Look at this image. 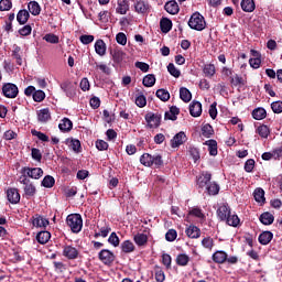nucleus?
Listing matches in <instances>:
<instances>
[{"label":"nucleus","mask_w":282,"mask_h":282,"mask_svg":"<svg viewBox=\"0 0 282 282\" xmlns=\"http://www.w3.org/2000/svg\"><path fill=\"white\" fill-rule=\"evenodd\" d=\"M140 162L143 166H154V169H160V166H164V160L161 154L151 155L150 153H143L140 156Z\"/></svg>","instance_id":"1"},{"label":"nucleus","mask_w":282,"mask_h":282,"mask_svg":"<svg viewBox=\"0 0 282 282\" xmlns=\"http://www.w3.org/2000/svg\"><path fill=\"white\" fill-rule=\"evenodd\" d=\"M188 28L191 30H196V32H203V30H206V19L202 13L195 12L191 15L188 22H187Z\"/></svg>","instance_id":"2"},{"label":"nucleus","mask_w":282,"mask_h":282,"mask_svg":"<svg viewBox=\"0 0 282 282\" xmlns=\"http://www.w3.org/2000/svg\"><path fill=\"white\" fill-rule=\"evenodd\" d=\"M66 224L70 228L72 232L78 235L83 230V216L80 214H69L66 217Z\"/></svg>","instance_id":"3"},{"label":"nucleus","mask_w":282,"mask_h":282,"mask_svg":"<svg viewBox=\"0 0 282 282\" xmlns=\"http://www.w3.org/2000/svg\"><path fill=\"white\" fill-rule=\"evenodd\" d=\"M148 129H158L162 124V113L160 112H148L144 116Z\"/></svg>","instance_id":"4"},{"label":"nucleus","mask_w":282,"mask_h":282,"mask_svg":"<svg viewBox=\"0 0 282 282\" xmlns=\"http://www.w3.org/2000/svg\"><path fill=\"white\" fill-rule=\"evenodd\" d=\"M98 259L104 265L110 267L116 261V253L109 249H101L98 252Z\"/></svg>","instance_id":"5"},{"label":"nucleus","mask_w":282,"mask_h":282,"mask_svg":"<svg viewBox=\"0 0 282 282\" xmlns=\"http://www.w3.org/2000/svg\"><path fill=\"white\" fill-rule=\"evenodd\" d=\"M2 94L6 98H17L19 96V87L12 83L3 84Z\"/></svg>","instance_id":"6"},{"label":"nucleus","mask_w":282,"mask_h":282,"mask_svg":"<svg viewBox=\"0 0 282 282\" xmlns=\"http://www.w3.org/2000/svg\"><path fill=\"white\" fill-rule=\"evenodd\" d=\"M62 254H63V257H65V259H68V261H74V260L78 259L80 251H78V249H76V247H74L72 245H66L63 247Z\"/></svg>","instance_id":"7"},{"label":"nucleus","mask_w":282,"mask_h":282,"mask_svg":"<svg viewBox=\"0 0 282 282\" xmlns=\"http://www.w3.org/2000/svg\"><path fill=\"white\" fill-rule=\"evenodd\" d=\"M22 175H28L32 180H41L43 177V169L41 167H22L21 170Z\"/></svg>","instance_id":"8"},{"label":"nucleus","mask_w":282,"mask_h":282,"mask_svg":"<svg viewBox=\"0 0 282 282\" xmlns=\"http://www.w3.org/2000/svg\"><path fill=\"white\" fill-rule=\"evenodd\" d=\"M210 180H213V174L209 172H202L200 175L196 177V185L203 191V188L208 187Z\"/></svg>","instance_id":"9"},{"label":"nucleus","mask_w":282,"mask_h":282,"mask_svg":"<svg viewBox=\"0 0 282 282\" xmlns=\"http://www.w3.org/2000/svg\"><path fill=\"white\" fill-rule=\"evenodd\" d=\"M134 11L138 14H149L151 12V4L147 0H137L134 1Z\"/></svg>","instance_id":"10"},{"label":"nucleus","mask_w":282,"mask_h":282,"mask_svg":"<svg viewBox=\"0 0 282 282\" xmlns=\"http://www.w3.org/2000/svg\"><path fill=\"white\" fill-rule=\"evenodd\" d=\"M7 199L10 204H19V202H21V194L19 193V188L17 187L8 188Z\"/></svg>","instance_id":"11"},{"label":"nucleus","mask_w":282,"mask_h":282,"mask_svg":"<svg viewBox=\"0 0 282 282\" xmlns=\"http://www.w3.org/2000/svg\"><path fill=\"white\" fill-rule=\"evenodd\" d=\"M61 89L64 91L67 98H75L76 85H74L72 82H63L61 84Z\"/></svg>","instance_id":"12"},{"label":"nucleus","mask_w":282,"mask_h":282,"mask_svg":"<svg viewBox=\"0 0 282 282\" xmlns=\"http://www.w3.org/2000/svg\"><path fill=\"white\" fill-rule=\"evenodd\" d=\"M186 140H188V138L186 137V133L184 131L176 133L171 140L172 149H177L182 147V144H184Z\"/></svg>","instance_id":"13"},{"label":"nucleus","mask_w":282,"mask_h":282,"mask_svg":"<svg viewBox=\"0 0 282 282\" xmlns=\"http://www.w3.org/2000/svg\"><path fill=\"white\" fill-rule=\"evenodd\" d=\"M32 224L35 228H47L50 220L39 214L32 216Z\"/></svg>","instance_id":"14"},{"label":"nucleus","mask_w":282,"mask_h":282,"mask_svg":"<svg viewBox=\"0 0 282 282\" xmlns=\"http://www.w3.org/2000/svg\"><path fill=\"white\" fill-rule=\"evenodd\" d=\"M231 214L230 206L228 204H223L217 209V217L220 221H225Z\"/></svg>","instance_id":"15"},{"label":"nucleus","mask_w":282,"mask_h":282,"mask_svg":"<svg viewBox=\"0 0 282 282\" xmlns=\"http://www.w3.org/2000/svg\"><path fill=\"white\" fill-rule=\"evenodd\" d=\"M189 113L193 118H199V116H202V102L192 101L189 104Z\"/></svg>","instance_id":"16"},{"label":"nucleus","mask_w":282,"mask_h":282,"mask_svg":"<svg viewBox=\"0 0 282 282\" xmlns=\"http://www.w3.org/2000/svg\"><path fill=\"white\" fill-rule=\"evenodd\" d=\"M58 129L62 133H69V131L74 129V122H72L69 118H63L58 124Z\"/></svg>","instance_id":"17"},{"label":"nucleus","mask_w":282,"mask_h":282,"mask_svg":"<svg viewBox=\"0 0 282 282\" xmlns=\"http://www.w3.org/2000/svg\"><path fill=\"white\" fill-rule=\"evenodd\" d=\"M160 30L163 34H169L173 30V21L169 18H162L160 20Z\"/></svg>","instance_id":"18"},{"label":"nucleus","mask_w":282,"mask_h":282,"mask_svg":"<svg viewBox=\"0 0 282 282\" xmlns=\"http://www.w3.org/2000/svg\"><path fill=\"white\" fill-rule=\"evenodd\" d=\"M248 80L246 78L241 77L238 74H235L232 77H230V85L231 87H246Z\"/></svg>","instance_id":"19"},{"label":"nucleus","mask_w":282,"mask_h":282,"mask_svg":"<svg viewBox=\"0 0 282 282\" xmlns=\"http://www.w3.org/2000/svg\"><path fill=\"white\" fill-rule=\"evenodd\" d=\"M272 239H274V234H272V231H263L258 237V241L261 246H268Z\"/></svg>","instance_id":"20"},{"label":"nucleus","mask_w":282,"mask_h":282,"mask_svg":"<svg viewBox=\"0 0 282 282\" xmlns=\"http://www.w3.org/2000/svg\"><path fill=\"white\" fill-rule=\"evenodd\" d=\"M98 231H95L94 237L95 239H98L99 237H102L104 239L109 237V232H111V226L105 225V226H97Z\"/></svg>","instance_id":"21"},{"label":"nucleus","mask_w":282,"mask_h":282,"mask_svg":"<svg viewBox=\"0 0 282 282\" xmlns=\"http://www.w3.org/2000/svg\"><path fill=\"white\" fill-rule=\"evenodd\" d=\"M187 237H189V239H199V237H202V230L199 229V227L195 226V225H191L186 230H185Z\"/></svg>","instance_id":"22"},{"label":"nucleus","mask_w":282,"mask_h":282,"mask_svg":"<svg viewBox=\"0 0 282 282\" xmlns=\"http://www.w3.org/2000/svg\"><path fill=\"white\" fill-rule=\"evenodd\" d=\"M164 10L169 14H177L180 12V4L175 0L169 1L165 3Z\"/></svg>","instance_id":"23"},{"label":"nucleus","mask_w":282,"mask_h":282,"mask_svg":"<svg viewBox=\"0 0 282 282\" xmlns=\"http://www.w3.org/2000/svg\"><path fill=\"white\" fill-rule=\"evenodd\" d=\"M110 54L113 63H117V65H120L124 61V52L120 51V48H110Z\"/></svg>","instance_id":"24"},{"label":"nucleus","mask_w":282,"mask_h":282,"mask_svg":"<svg viewBox=\"0 0 282 282\" xmlns=\"http://www.w3.org/2000/svg\"><path fill=\"white\" fill-rule=\"evenodd\" d=\"M251 116L253 120H265L268 111H265V108L259 107L252 110Z\"/></svg>","instance_id":"25"},{"label":"nucleus","mask_w":282,"mask_h":282,"mask_svg":"<svg viewBox=\"0 0 282 282\" xmlns=\"http://www.w3.org/2000/svg\"><path fill=\"white\" fill-rule=\"evenodd\" d=\"M212 259L214 263L223 264L226 263V260H228V253H226V251H216L212 256Z\"/></svg>","instance_id":"26"},{"label":"nucleus","mask_w":282,"mask_h":282,"mask_svg":"<svg viewBox=\"0 0 282 282\" xmlns=\"http://www.w3.org/2000/svg\"><path fill=\"white\" fill-rule=\"evenodd\" d=\"M39 122L45 123L48 120H52V115L50 113V108H43L37 112Z\"/></svg>","instance_id":"27"},{"label":"nucleus","mask_w":282,"mask_h":282,"mask_svg":"<svg viewBox=\"0 0 282 282\" xmlns=\"http://www.w3.org/2000/svg\"><path fill=\"white\" fill-rule=\"evenodd\" d=\"M259 219L263 226H272V224H274V215H272L270 212L262 213Z\"/></svg>","instance_id":"28"},{"label":"nucleus","mask_w":282,"mask_h":282,"mask_svg":"<svg viewBox=\"0 0 282 282\" xmlns=\"http://www.w3.org/2000/svg\"><path fill=\"white\" fill-rule=\"evenodd\" d=\"M50 239H52V234H50V231H47V230L40 231L36 235V241H37V243H41L42 246H45V243H47V241H50Z\"/></svg>","instance_id":"29"},{"label":"nucleus","mask_w":282,"mask_h":282,"mask_svg":"<svg viewBox=\"0 0 282 282\" xmlns=\"http://www.w3.org/2000/svg\"><path fill=\"white\" fill-rule=\"evenodd\" d=\"M30 20V12L25 9L20 10L17 14V21L20 25H25Z\"/></svg>","instance_id":"30"},{"label":"nucleus","mask_w":282,"mask_h":282,"mask_svg":"<svg viewBox=\"0 0 282 282\" xmlns=\"http://www.w3.org/2000/svg\"><path fill=\"white\" fill-rule=\"evenodd\" d=\"M133 241L139 246V248H142L149 243V236H147V234H137L133 236Z\"/></svg>","instance_id":"31"},{"label":"nucleus","mask_w":282,"mask_h":282,"mask_svg":"<svg viewBox=\"0 0 282 282\" xmlns=\"http://www.w3.org/2000/svg\"><path fill=\"white\" fill-rule=\"evenodd\" d=\"M240 6H241V10H243V12H254V10L257 8L254 0H242Z\"/></svg>","instance_id":"32"},{"label":"nucleus","mask_w":282,"mask_h":282,"mask_svg":"<svg viewBox=\"0 0 282 282\" xmlns=\"http://www.w3.org/2000/svg\"><path fill=\"white\" fill-rule=\"evenodd\" d=\"M206 147H208L209 155L213 158L217 156L218 150H217V141L215 139H210L205 141L204 143Z\"/></svg>","instance_id":"33"},{"label":"nucleus","mask_w":282,"mask_h":282,"mask_svg":"<svg viewBox=\"0 0 282 282\" xmlns=\"http://www.w3.org/2000/svg\"><path fill=\"white\" fill-rule=\"evenodd\" d=\"M95 51L99 56H105L107 54V44H105V41L97 40L95 43Z\"/></svg>","instance_id":"34"},{"label":"nucleus","mask_w":282,"mask_h":282,"mask_svg":"<svg viewBox=\"0 0 282 282\" xmlns=\"http://www.w3.org/2000/svg\"><path fill=\"white\" fill-rule=\"evenodd\" d=\"M117 6V14H127V11L129 10V0H118Z\"/></svg>","instance_id":"35"},{"label":"nucleus","mask_w":282,"mask_h":282,"mask_svg":"<svg viewBox=\"0 0 282 282\" xmlns=\"http://www.w3.org/2000/svg\"><path fill=\"white\" fill-rule=\"evenodd\" d=\"M121 251L124 254H131V252H135V245L131 242V240H124L121 242Z\"/></svg>","instance_id":"36"},{"label":"nucleus","mask_w":282,"mask_h":282,"mask_svg":"<svg viewBox=\"0 0 282 282\" xmlns=\"http://www.w3.org/2000/svg\"><path fill=\"white\" fill-rule=\"evenodd\" d=\"M225 221L228 226H231L232 228H237V226L241 224V219H239V216H237V214H229Z\"/></svg>","instance_id":"37"},{"label":"nucleus","mask_w":282,"mask_h":282,"mask_svg":"<svg viewBox=\"0 0 282 282\" xmlns=\"http://www.w3.org/2000/svg\"><path fill=\"white\" fill-rule=\"evenodd\" d=\"M180 98L183 100V102H191L193 100V94H191V90L186 87L180 88Z\"/></svg>","instance_id":"38"},{"label":"nucleus","mask_w":282,"mask_h":282,"mask_svg":"<svg viewBox=\"0 0 282 282\" xmlns=\"http://www.w3.org/2000/svg\"><path fill=\"white\" fill-rule=\"evenodd\" d=\"M253 197L258 204H265V191H263V188H256L253 192Z\"/></svg>","instance_id":"39"},{"label":"nucleus","mask_w":282,"mask_h":282,"mask_svg":"<svg viewBox=\"0 0 282 282\" xmlns=\"http://www.w3.org/2000/svg\"><path fill=\"white\" fill-rule=\"evenodd\" d=\"M28 8H29V12L33 17H39V14H41V4H39V2L31 1V2H29Z\"/></svg>","instance_id":"40"},{"label":"nucleus","mask_w":282,"mask_h":282,"mask_svg":"<svg viewBox=\"0 0 282 282\" xmlns=\"http://www.w3.org/2000/svg\"><path fill=\"white\" fill-rule=\"evenodd\" d=\"M66 144H69L70 149H73L75 153H80V151H83L80 140L78 139H66Z\"/></svg>","instance_id":"41"},{"label":"nucleus","mask_w":282,"mask_h":282,"mask_svg":"<svg viewBox=\"0 0 282 282\" xmlns=\"http://www.w3.org/2000/svg\"><path fill=\"white\" fill-rule=\"evenodd\" d=\"M203 73L207 78H213V76L217 74V69L215 68L214 64H205L203 67Z\"/></svg>","instance_id":"42"},{"label":"nucleus","mask_w":282,"mask_h":282,"mask_svg":"<svg viewBox=\"0 0 282 282\" xmlns=\"http://www.w3.org/2000/svg\"><path fill=\"white\" fill-rule=\"evenodd\" d=\"M156 98L162 100V102H169V100H171V94L169 90L161 88L156 90Z\"/></svg>","instance_id":"43"},{"label":"nucleus","mask_w":282,"mask_h":282,"mask_svg":"<svg viewBox=\"0 0 282 282\" xmlns=\"http://www.w3.org/2000/svg\"><path fill=\"white\" fill-rule=\"evenodd\" d=\"M200 131L204 138H210L212 135H215V129H213L210 123L203 124Z\"/></svg>","instance_id":"44"},{"label":"nucleus","mask_w":282,"mask_h":282,"mask_svg":"<svg viewBox=\"0 0 282 282\" xmlns=\"http://www.w3.org/2000/svg\"><path fill=\"white\" fill-rule=\"evenodd\" d=\"M256 133H258L260 138L268 139L270 135V128L265 124H261L257 128Z\"/></svg>","instance_id":"45"},{"label":"nucleus","mask_w":282,"mask_h":282,"mask_svg":"<svg viewBox=\"0 0 282 282\" xmlns=\"http://www.w3.org/2000/svg\"><path fill=\"white\" fill-rule=\"evenodd\" d=\"M155 80L154 74H148L143 77L142 85L144 87H153L155 85Z\"/></svg>","instance_id":"46"},{"label":"nucleus","mask_w":282,"mask_h":282,"mask_svg":"<svg viewBox=\"0 0 282 282\" xmlns=\"http://www.w3.org/2000/svg\"><path fill=\"white\" fill-rule=\"evenodd\" d=\"M55 184H56V180L52 175H46L42 180V186H44V188H53Z\"/></svg>","instance_id":"47"},{"label":"nucleus","mask_w":282,"mask_h":282,"mask_svg":"<svg viewBox=\"0 0 282 282\" xmlns=\"http://www.w3.org/2000/svg\"><path fill=\"white\" fill-rule=\"evenodd\" d=\"M189 261H191V257H188L186 253H181L176 257V263L182 268L188 265Z\"/></svg>","instance_id":"48"},{"label":"nucleus","mask_w":282,"mask_h":282,"mask_svg":"<svg viewBox=\"0 0 282 282\" xmlns=\"http://www.w3.org/2000/svg\"><path fill=\"white\" fill-rule=\"evenodd\" d=\"M205 191H207L208 195H219V184L210 182Z\"/></svg>","instance_id":"49"},{"label":"nucleus","mask_w":282,"mask_h":282,"mask_svg":"<svg viewBox=\"0 0 282 282\" xmlns=\"http://www.w3.org/2000/svg\"><path fill=\"white\" fill-rule=\"evenodd\" d=\"M12 56L17 61V65H23V58L21 57V46H14Z\"/></svg>","instance_id":"50"},{"label":"nucleus","mask_w":282,"mask_h":282,"mask_svg":"<svg viewBox=\"0 0 282 282\" xmlns=\"http://www.w3.org/2000/svg\"><path fill=\"white\" fill-rule=\"evenodd\" d=\"M24 195L26 197H34L36 195V187L34 184H29L24 186Z\"/></svg>","instance_id":"51"},{"label":"nucleus","mask_w":282,"mask_h":282,"mask_svg":"<svg viewBox=\"0 0 282 282\" xmlns=\"http://www.w3.org/2000/svg\"><path fill=\"white\" fill-rule=\"evenodd\" d=\"M167 72L169 74H171V76H173L174 78H180V76H182V72H180V69H177L175 67V64L170 63L167 65Z\"/></svg>","instance_id":"52"},{"label":"nucleus","mask_w":282,"mask_h":282,"mask_svg":"<svg viewBox=\"0 0 282 282\" xmlns=\"http://www.w3.org/2000/svg\"><path fill=\"white\" fill-rule=\"evenodd\" d=\"M108 243H110V246H113V248H118V246H120V238L118 237V234H116L115 231L111 232L108 238Z\"/></svg>","instance_id":"53"},{"label":"nucleus","mask_w":282,"mask_h":282,"mask_svg":"<svg viewBox=\"0 0 282 282\" xmlns=\"http://www.w3.org/2000/svg\"><path fill=\"white\" fill-rule=\"evenodd\" d=\"M188 215H191L192 217H197L198 219H206V215H204L202 209L198 207L191 209L188 212Z\"/></svg>","instance_id":"54"},{"label":"nucleus","mask_w":282,"mask_h":282,"mask_svg":"<svg viewBox=\"0 0 282 282\" xmlns=\"http://www.w3.org/2000/svg\"><path fill=\"white\" fill-rule=\"evenodd\" d=\"M12 10V1L11 0H1L0 1V12H8Z\"/></svg>","instance_id":"55"},{"label":"nucleus","mask_w":282,"mask_h":282,"mask_svg":"<svg viewBox=\"0 0 282 282\" xmlns=\"http://www.w3.org/2000/svg\"><path fill=\"white\" fill-rule=\"evenodd\" d=\"M203 248H206L207 250H213V247L215 246V240L210 237H206L202 240Z\"/></svg>","instance_id":"56"},{"label":"nucleus","mask_w":282,"mask_h":282,"mask_svg":"<svg viewBox=\"0 0 282 282\" xmlns=\"http://www.w3.org/2000/svg\"><path fill=\"white\" fill-rule=\"evenodd\" d=\"M32 135H35V138H39L42 142H50V137L47 134L37 131V130H31Z\"/></svg>","instance_id":"57"},{"label":"nucleus","mask_w":282,"mask_h":282,"mask_svg":"<svg viewBox=\"0 0 282 282\" xmlns=\"http://www.w3.org/2000/svg\"><path fill=\"white\" fill-rule=\"evenodd\" d=\"M33 100L34 102H43V100H45V91L35 90V93H33Z\"/></svg>","instance_id":"58"},{"label":"nucleus","mask_w":282,"mask_h":282,"mask_svg":"<svg viewBox=\"0 0 282 282\" xmlns=\"http://www.w3.org/2000/svg\"><path fill=\"white\" fill-rule=\"evenodd\" d=\"M31 156L33 160H35L36 162H41V160H43V154L41 153V150L33 148L31 150Z\"/></svg>","instance_id":"59"},{"label":"nucleus","mask_w":282,"mask_h":282,"mask_svg":"<svg viewBox=\"0 0 282 282\" xmlns=\"http://www.w3.org/2000/svg\"><path fill=\"white\" fill-rule=\"evenodd\" d=\"M254 159H249L246 161L245 163V171L246 173H252V171H254Z\"/></svg>","instance_id":"60"},{"label":"nucleus","mask_w":282,"mask_h":282,"mask_svg":"<svg viewBox=\"0 0 282 282\" xmlns=\"http://www.w3.org/2000/svg\"><path fill=\"white\" fill-rule=\"evenodd\" d=\"M166 241H175L177 239V231L175 229H170L165 234Z\"/></svg>","instance_id":"61"},{"label":"nucleus","mask_w":282,"mask_h":282,"mask_svg":"<svg viewBox=\"0 0 282 282\" xmlns=\"http://www.w3.org/2000/svg\"><path fill=\"white\" fill-rule=\"evenodd\" d=\"M135 105H137V107H140L141 109L143 107H147V97L144 95H139L135 98Z\"/></svg>","instance_id":"62"},{"label":"nucleus","mask_w":282,"mask_h":282,"mask_svg":"<svg viewBox=\"0 0 282 282\" xmlns=\"http://www.w3.org/2000/svg\"><path fill=\"white\" fill-rule=\"evenodd\" d=\"M273 113H282V101H273L271 104Z\"/></svg>","instance_id":"63"},{"label":"nucleus","mask_w":282,"mask_h":282,"mask_svg":"<svg viewBox=\"0 0 282 282\" xmlns=\"http://www.w3.org/2000/svg\"><path fill=\"white\" fill-rule=\"evenodd\" d=\"M271 154L272 156L275 159V160H281L282 158V145L279 147V148H275L271 151Z\"/></svg>","instance_id":"64"}]
</instances>
